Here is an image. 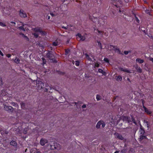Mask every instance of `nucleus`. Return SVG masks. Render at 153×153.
I'll return each mask as SVG.
<instances>
[{"mask_svg":"<svg viewBox=\"0 0 153 153\" xmlns=\"http://www.w3.org/2000/svg\"><path fill=\"white\" fill-rule=\"evenodd\" d=\"M134 16H135V20H136L139 23V20L138 19L137 17L136 16L135 14H134Z\"/></svg>","mask_w":153,"mask_h":153,"instance_id":"nucleus-46","label":"nucleus"},{"mask_svg":"<svg viewBox=\"0 0 153 153\" xmlns=\"http://www.w3.org/2000/svg\"><path fill=\"white\" fill-rule=\"evenodd\" d=\"M96 99L97 101L100 100L101 99L100 96L99 95H97L96 96Z\"/></svg>","mask_w":153,"mask_h":153,"instance_id":"nucleus-28","label":"nucleus"},{"mask_svg":"<svg viewBox=\"0 0 153 153\" xmlns=\"http://www.w3.org/2000/svg\"><path fill=\"white\" fill-rule=\"evenodd\" d=\"M119 69L121 71H123L124 72H126L128 73H131V72L129 70H127V69L125 68H119Z\"/></svg>","mask_w":153,"mask_h":153,"instance_id":"nucleus-11","label":"nucleus"},{"mask_svg":"<svg viewBox=\"0 0 153 153\" xmlns=\"http://www.w3.org/2000/svg\"><path fill=\"white\" fill-rule=\"evenodd\" d=\"M3 82L2 78L0 76V85H3Z\"/></svg>","mask_w":153,"mask_h":153,"instance_id":"nucleus-30","label":"nucleus"},{"mask_svg":"<svg viewBox=\"0 0 153 153\" xmlns=\"http://www.w3.org/2000/svg\"><path fill=\"white\" fill-rule=\"evenodd\" d=\"M145 12L147 14L149 15H152V14L151 13V10H146Z\"/></svg>","mask_w":153,"mask_h":153,"instance_id":"nucleus-27","label":"nucleus"},{"mask_svg":"<svg viewBox=\"0 0 153 153\" xmlns=\"http://www.w3.org/2000/svg\"><path fill=\"white\" fill-rule=\"evenodd\" d=\"M109 47L110 48L111 50H114L115 49L114 48L116 47V46H115L113 45H110Z\"/></svg>","mask_w":153,"mask_h":153,"instance_id":"nucleus-26","label":"nucleus"},{"mask_svg":"<svg viewBox=\"0 0 153 153\" xmlns=\"http://www.w3.org/2000/svg\"><path fill=\"white\" fill-rule=\"evenodd\" d=\"M46 56L47 58H48L49 59L51 60L52 62L55 63H57V61L55 59V56L54 55V53L52 51H48L46 54Z\"/></svg>","mask_w":153,"mask_h":153,"instance_id":"nucleus-1","label":"nucleus"},{"mask_svg":"<svg viewBox=\"0 0 153 153\" xmlns=\"http://www.w3.org/2000/svg\"><path fill=\"white\" fill-rule=\"evenodd\" d=\"M77 39L79 41H80V40H81V38H78V37H77Z\"/></svg>","mask_w":153,"mask_h":153,"instance_id":"nucleus-61","label":"nucleus"},{"mask_svg":"<svg viewBox=\"0 0 153 153\" xmlns=\"http://www.w3.org/2000/svg\"><path fill=\"white\" fill-rule=\"evenodd\" d=\"M21 108L24 109H25L27 108V105L26 103H24L22 102H21L20 103Z\"/></svg>","mask_w":153,"mask_h":153,"instance_id":"nucleus-8","label":"nucleus"},{"mask_svg":"<svg viewBox=\"0 0 153 153\" xmlns=\"http://www.w3.org/2000/svg\"><path fill=\"white\" fill-rule=\"evenodd\" d=\"M0 25L3 27L6 26V25L5 24H4L2 22H0Z\"/></svg>","mask_w":153,"mask_h":153,"instance_id":"nucleus-44","label":"nucleus"},{"mask_svg":"<svg viewBox=\"0 0 153 153\" xmlns=\"http://www.w3.org/2000/svg\"><path fill=\"white\" fill-rule=\"evenodd\" d=\"M0 54L2 56H3V55H4L1 52V51L0 50Z\"/></svg>","mask_w":153,"mask_h":153,"instance_id":"nucleus-58","label":"nucleus"},{"mask_svg":"<svg viewBox=\"0 0 153 153\" xmlns=\"http://www.w3.org/2000/svg\"><path fill=\"white\" fill-rule=\"evenodd\" d=\"M48 142V141L47 140L44 138H42L40 140V143L42 146H44Z\"/></svg>","mask_w":153,"mask_h":153,"instance_id":"nucleus-6","label":"nucleus"},{"mask_svg":"<svg viewBox=\"0 0 153 153\" xmlns=\"http://www.w3.org/2000/svg\"><path fill=\"white\" fill-rule=\"evenodd\" d=\"M10 144L14 146H17V143L15 141L12 140L10 142Z\"/></svg>","mask_w":153,"mask_h":153,"instance_id":"nucleus-15","label":"nucleus"},{"mask_svg":"<svg viewBox=\"0 0 153 153\" xmlns=\"http://www.w3.org/2000/svg\"><path fill=\"white\" fill-rule=\"evenodd\" d=\"M7 56L8 57V58H10V56H11V55L10 54H7Z\"/></svg>","mask_w":153,"mask_h":153,"instance_id":"nucleus-55","label":"nucleus"},{"mask_svg":"<svg viewBox=\"0 0 153 153\" xmlns=\"http://www.w3.org/2000/svg\"><path fill=\"white\" fill-rule=\"evenodd\" d=\"M76 36H77V37L81 38L82 37V35L81 34L79 33H78L76 35Z\"/></svg>","mask_w":153,"mask_h":153,"instance_id":"nucleus-43","label":"nucleus"},{"mask_svg":"<svg viewBox=\"0 0 153 153\" xmlns=\"http://www.w3.org/2000/svg\"><path fill=\"white\" fill-rule=\"evenodd\" d=\"M53 45L55 46H56L58 45V43L57 42H54L53 43Z\"/></svg>","mask_w":153,"mask_h":153,"instance_id":"nucleus-49","label":"nucleus"},{"mask_svg":"<svg viewBox=\"0 0 153 153\" xmlns=\"http://www.w3.org/2000/svg\"><path fill=\"white\" fill-rule=\"evenodd\" d=\"M46 18H47L48 19H50V17L49 16L47 15L46 16Z\"/></svg>","mask_w":153,"mask_h":153,"instance_id":"nucleus-60","label":"nucleus"},{"mask_svg":"<svg viewBox=\"0 0 153 153\" xmlns=\"http://www.w3.org/2000/svg\"><path fill=\"white\" fill-rule=\"evenodd\" d=\"M50 14L52 16H55V15L53 13H51Z\"/></svg>","mask_w":153,"mask_h":153,"instance_id":"nucleus-62","label":"nucleus"},{"mask_svg":"<svg viewBox=\"0 0 153 153\" xmlns=\"http://www.w3.org/2000/svg\"><path fill=\"white\" fill-rule=\"evenodd\" d=\"M36 85H37L38 88L41 89L44 86V83L41 81H38L36 82Z\"/></svg>","mask_w":153,"mask_h":153,"instance_id":"nucleus-4","label":"nucleus"},{"mask_svg":"<svg viewBox=\"0 0 153 153\" xmlns=\"http://www.w3.org/2000/svg\"><path fill=\"white\" fill-rule=\"evenodd\" d=\"M123 121H126L128 123H129L130 122H131L130 117L128 116H123Z\"/></svg>","mask_w":153,"mask_h":153,"instance_id":"nucleus-7","label":"nucleus"},{"mask_svg":"<svg viewBox=\"0 0 153 153\" xmlns=\"http://www.w3.org/2000/svg\"><path fill=\"white\" fill-rule=\"evenodd\" d=\"M70 52V50L68 49L65 50V55L68 54Z\"/></svg>","mask_w":153,"mask_h":153,"instance_id":"nucleus-31","label":"nucleus"},{"mask_svg":"<svg viewBox=\"0 0 153 153\" xmlns=\"http://www.w3.org/2000/svg\"><path fill=\"white\" fill-rule=\"evenodd\" d=\"M34 36L36 37V38H37L38 37V34L36 33H34L33 34Z\"/></svg>","mask_w":153,"mask_h":153,"instance_id":"nucleus-47","label":"nucleus"},{"mask_svg":"<svg viewBox=\"0 0 153 153\" xmlns=\"http://www.w3.org/2000/svg\"><path fill=\"white\" fill-rule=\"evenodd\" d=\"M140 129L141 130V134H144L145 132V130L141 125H140Z\"/></svg>","mask_w":153,"mask_h":153,"instance_id":"nucleus-18","label":"nucleus"},{"mask_svg":"<svg viewBox=\"0 0 153 153\" xmlns=\"http://www.w3.org/2000/svg\"><path fill=\"white\" fill-rule=\"evenodd\" d=\"M18 28L19 29L22 30L24 31H25V29L23 27V26H21L19 27H18Z\"/></svg>","mask_w":153,"mask_h":153,"instance_id":"nucleus-38","label":"nucleus"},{"mask_svg":"<svg viewBox=\"0 0 153 153\" xmlns=\"http://www.w3.org/2000/svg\"><path fill=\"white\" fill-rule=\"evenodd\" d=\"M126 151L127 150L126 149H124L122 150L121 152L122 153H126Z\"/></svg>","mask_w":153,"mask_h":153,"instance_id":"nucleus-42","label":"nucleus"},{"mask_svg":"<svg viewBox=\"0 0 153 153\" xmlns=\"http://www.w3.org/2000/svg\"><path fill=\"white\" fill-rule=\"evenodd\" d=\"M39 33H40L42 35H45L46 33V32H45V31H42L41 30L39 32Z\"/></svg>","mask_w":153,"mask_h":153,"instance_id":"nucleus-35","label":"nucleus"},{"mask_svg":"<svg viewBox=\"0 0 153 153\" xmlns=\"http://www.w3.org/2000/svg\"><path fill=\"white\" fill-rule=\"evenodd\" d=\"M14 62L17 64L19 63L20 60L17 57H16L15 59L14 60Z\"/></svg>","mask_w":153,"mask_h":153,"instance_id":"nucleus-19","label":"nucleus"},{"mask_svg":"<svg viewBox=\"0 0 153 153\" xmlns=\"http://www.w3.org/2000/svg\"><path fill=\"white\" fill-rule=\"evenodd\" d=\"M143 108L144 109L145 112L147 113L148 114H152V112L150 111H149L148 109L146 108L144 105H143Z\"/></svg>","mask_w":153,"mask_h":153,"instance_id":"nucleus-12","label":"nucleus"},{"mask_svg":"<svg viewBox=\"0 0 153 153\" xmlns=\"http://www.w3.org/2000/svg\"><path fill=\"white\" fill-rule=\"evenodd\" d=\"M101 121H102V122H101L102 123H101V125H102V128H104L105 126V124L103 121L101 120Z\"/></svg>","mask_w":153,"mask_h":153,"instance_id":"nucleus-29","label":"nucleus"},{"mask_svg":"<svg viewBox=\"0 0 153 153\" xmlns=\"http://www.w3.org/2000/svg\"><path fill=\"white\" fill-rule=\"evenodd\" d=\"M134 67L135 69L137 70V72L140 73L142 72V70L140 68V67L138 66L137 65H136L135 66H134Z\"/></svg>","mask_w":153,"mask_h":153,"instance_id":"nucleus-10","label":"nucleus"},{"mask_svg":"<svg viewBox=\"0 0 153 153\" xmlns=\"http://www.w3.org/2000/svg\"><path fill=\"white\" fill-rule=\"evenodd\" d=\"M56 72H57L58 74L59 75H64L65 74L64 72H63L61 71H57Z\"/></svg>","mask_w":153,"mask_h":153,"instance_id":"nucleus-25","label":"nucleus"},{"mask_svg":"<svg viewBox=\"0 0 153 153\" xmlns=\"http://www.w3.org/2000/svg\"><path fill=\"white\" fill-rule=\"evenodd\" d=\"M104 60L106 62L108 63L109 62V60L107 58H105Z\"/></svg>","mask_w":153,"mask_h":153,"instance_id":"nucleus-45","label":"nucleus"},{"mask_svg":"<svg viewBox=\"0 0 153 153\" xmlns=\"http://www.w3.org/2000/svg\"><path fill=\"white\" fill-rule=\"evenodd\" d=\"M98 71L100 73H102L104 75H106V72L104 71L103 70L101 69H99Z\"/></svg>","mask_w":153,"mask_h":153,"instance_id":"nucleus-20","label":"nucleus"},{"mask_svg":"<svg viewBox=\"0 0 153 153\" xmlns=\"http://www.w3.org/2000/svg\"><path fill=\"white\" fill-rule=\"evenodd\" d=\"M34 153H42L39 151V149H36V151H35Z\"/></svg>","mask_w":153,"mask_h":153,"instance_id":"nucleus-33","label":"nucleus"},{"mask_svg":"<svg viewBox=\"0 0 153 153\" xmlns=\"http://www.w3.org/2000/svg\"><path fill=\"white\" fill-rule=\"evenodd\" d=\"M19 13L20 16L21 17L25 18L27 17L26 14L24 12V10H20Z\"/></svg>","mask_w":153,"mask_h":153,"instance_id":"nucleus-5","label":"nucleus"},{"mask_svg":"<svg viewBox=\"0 0 153 153\" xmlns=\"http://www.w3.org/2000/svg\"><path fill=\"white\" fill-rule=\"evenodd\" d=\"M95 66L97 67H99L100 64L97 63H96L95 64Z\"/></svg>","mask_w":153,"mask_h":153,"instance_id":"nucleus-48","label":"nucleus"},{"mask_svg":"<svg viewBox=\"0 0 153 153\" xmlns=\"http://www.w3.org/2000/svg\"><path fill=\"white\" fill-rule=\"evenodd\" d=\"M85 77L86 78H89L91 77L90 76H89L88 75H85Z\"/></svg>","mask_w":153,"mask_h":153,"instance_id":"nucleus-57","label":"nucleus"},{"mask_svg":"<svg viewBox=\"0 0 153 153\" xmlns=\"http://www.w3.org/2000/svg\"><path fill=\"white\" fill-rule=\"evenodd\" d=\"M85 56L87 58V59L89 60L90 61H92V59L91 58L89 57V56L87 54L85 53Z\"/></svg>","mask_w":153,"mask_h":153,"instance_id":"nucleus-22","label":"nucleus"},{"mask_svg":"<svg viewBox=\"0 0 153 153\" xmlns=\"http://www.w3.org/2000/svg\"><path fill=\"white\" fill-rule=\"evenodd\" d=\"M48 91V89L46 88H45L44 89V91L45 92H47Z\"/></svg>","mask_w":153,"mask_h":153,"instance_id":"nucleus-64","label":"nucleus"},{"mask_svg":"<svg viewBox=\"0 0 153 153\" xmlns=\"http://www.w3.org/2000/svg\"><path fill=\"white\" fill-rule=\"evenodd\" d=\"M136 61L137 62L141 64L143 63L144 61L143 59H142L140 58H138L136 59Z\"/></svg>","mask_w":153,"mask_h":153,"instance_id":"nucleus-16","label":"nucleus"},{"mask_svg":"<svg viewBox=\"0 0 153 153\" xmlns=\"http://www.w3.org/2000/svg\"><path fill=\"white\" fill-rule=\"evenodd\" d=\"M149 36L150 38L152 39L153 40V36H152L151 34L149 35Z\"/></svg>","mask_w":153,"mask_h":153,"instance_id":"nucleus-51","label":"nucleus"},{"mask_svg":"<svg viewBox=\"0 0 153 153\" xmlns=\"http://www.w3.org/2000/svg\"><path fill=\"white\" fill-rule=\"evenodd\" d=\"M51 149L52 150L56 149L59 150L61 149V146L57 143H54L53 144L50 145Z\"/></svg>","mask_w":153,"mask_h":153,"instance_id":"nucleus-2","label":"nucleus"},{"mask_svg":"<svg viewBox=\"0 0 153 153\" xmlns=\"http://www.w3.org/2000/svg\"><path fill=\"white\" fill-rule=\"evenodd\" d=\"M115 79L118 81H120L122 80V77L121 76L119 75L118 76H116Z\"/></svg>","mask_w":153,"mask_h":153,"instance_id":"nucleus-14","label":"nucleus"},{"mask_svg":"<svg viewBox=\"0 0 153 153\" xmlns=\"http://www.w3.org/2000/svg\"><path fill=\"white\" fill-rule=\"evenodd\" d=\"M4 109L5 110L10 112H12L14 111H15L16 109H14L12 106H7L4 104Z\"/></svg>","mask_w":153,"mask_h":153,"instance_id":"nucleus-3","label":"nucleus"},{"mask_svg":"<svg viewBox=\"0 0 153 153\" xmlns=\"http://www.w3.org/2000/svg\"><path fill=\"white\" fill-rule=\"evenodd\" d=\"M85 39V36H82V37H81V39L82 41H84Z\"/></svg>","mask_w":153,"mask_h":153,"instance_id":"nucleus-41","label":"nucleus"},{"mask_svg":"<svg viewBox=\"0 0 153 153\" xmlns=\"http://www.w3.org/2000/svg\"><path fill=\"white\" fill-rule=\"evenodd\" d=\"M42 60L43 63V64H45L46 62V59L43 57L42 58Z\"/></svg>","mask_w":153,"mask_h":153,"instance_id":"nucleus-32","label":"nucleus"},{"mask_svg":"<svg viewBox=\"0 0 153 153\" xmlns=\"http://www.w3.org/2000/svg\"><path fill=\"white\" fill-rule=\"evenodd\" d=\"M114 134L116 135L117 138L121 140H123L124 138L121 134L117 133H115Z\"/></svg>","mask_w":153,"mask_h":153,"instance_id":"nucleus-9","label":"nucleus"},{"mask_svg":"<svg viewBox=\"0 0 153 153\" xmlns=\"http://www.w3.org/2000/svg\"><path fill=\"white\" fill-rule=\"evenodd\" d=\"M86 105L85 104L83 105H82V107L83 108H86Z\"/></svg>","mask_w":153,"mask_h":153,"instance_id":"nucleus-56","label":"nucleus"},{"mask_svg":"<svg viewBox=\"0 0 153 153\" xmlns=\"http://www.w3.org/2000/svg\"><path fill=\"white\" fill-rule=\"evenodd\" d=\"M117 97V96H116V97H114V98H113V101H114L116 99V98Z\"/></svg>","mask_w":153,"mask_h":153,"instance_id":"nucleus-63","label":"nucleus"},{"mask_svg":"<svg viewBox=\"0 0 153 153\" xmlns=\"http://www.w3.org/2000/svg\"><path fill=\"white\" fill-rule=\"evenodd\" d=\"M27 128H25L24 129L23 132L24 134H25L27 133Z\"/></svg>","mask_w":153,"mask_h":153,"instance_id":"nucleus-37","label":"nucleus"},{"mask_svg":"<svg viewBox=\"0 0 153 153\" xmlns=\"http://www.w3.org/2000/svg\"><path fill=\"white\" fill-rule=\"evenodd\" d=\"M97 42L98 43V45L100 47V48L101 49H102V44H101V43L100 42Z\"/></svg>","mask_w":153,"mask_h":153,"instance_id":"nucleus-39","label":"nucleus"},{"mask_svg":"<svg viewBox=\"0 0 153 153\" xmlns=\"http://www.w3.org/2000/svg\"><path fill=\"white\" fill-rule=\"evenodd\" d=\"M78 104H80L82 103V102L81 101H79L78 102Z\"/></svg>","mask_w":153,"mask_h":153,"instance_id":"nucleus-54","label":"nucleus"},{"mask_svg":"<svg viewBox=\"0 0 153 153\" xmlns=\"http://www.w3.org/2000/svg\"><path fill=\"white\" fill-rule=\"evenodd\" d=\"M76 106L77 108H80V105L79 104H77L76 105Z\"/></svg>","mask_w":153,"mask_h":153,"instance_id":"nucleus-50","label":"nucleus"},{"mask_svg":"<svg viewBox=\"0 0 153 153\" xmlns=\"http://www.w3.org/2000/svg\"><path fill=\"white\" fill-rule=\"evenodd\" d=\"M75 62V65L76 66H79V65L80 62L79 61H78V60L76 61Z\"/></svg>","mask_w":153,"mask_h":153,"instance_id":"nucleus-34","label":"nucleus"},{"mask_svg":"<svg viewBox=\"0 0 153 153\" xmlns=\"http://www.w3.org/2000/svg\"><path fill=\"white\" fill-rule=\"evenodd\" d=\"M141 29L143 31L144 33L146 31H145V30H144V28H143V27H141Z\"/></svg>","mask_w":153,"mask_h":153,"instance_id":"nucleus-53","label":"nucleus"},{"mask_svg":"<svg viewBox=\"0 0 153 153\" xmlns=\"http://www.w3.org/2000/svg\"><path fill=\"white\" fill-rule=\"evenodd\" d=\"M149 60L152 61V62H153V58H152V57H150V58H149Z\"/></svg>","mask_w":153,"mask_h":153,"instance_id":"nucleus-59","label":"nucleus"},{"mask_svg":"<svg viewBox=\"0 0 153 153\" xmlns=\"http://www.w3.org/2000/svg\"><path fill=\"white\" fill-rule=\"evenodd\" d=\"M124 53L126 55H127L128 53V51H124Z\"/></svg>","mask_w":153,"mask_h":153,"instance_id":"nucleus-52","label":"nucleus"},{"mask_svg":"<svg viewBox=\"0 0 153 153\" xmlns=\"http://www.w3.org/2000/svg\"><path fill=\"white\" fill-rule=\"evenodd\" d=\"M101 120L99 121L97 123V124L96 125V128L97 129H99L100 128V125H101Z\"/></svg>","mask_w":153,"mask_h":153,"instance_id":"nucleus-13","label":"nucleus"},{"mask_svg":"<svg viewBox=\"0 0 153 153\" xmlns=\"http://www.w3.org/2000/svg\"><path fill=\"white\" fill-rule=\"evenodd\" d=\"M11 104L12 105H13V106H16V105L17 106H18V105L17 103L14 102H12L11 103Z\"/></svg>","mask_w":153,"mask_h":153,"instance_id":"nucleus-40","label":"nucleus"},{"mask_svg":"<svg viewBox=\"0 0 153 153\" xmlns=\"http://www.w3.org/2000/svg\"><path fill=\"white\" fill-rule=\"evenodd\" d=\"M114 51H117L119 53L121 54V51H120L119 48H116L115 49H114Z\"/></svg>","mask_w":153,"mask_h":153,"instance_id":"nucleus-36","label":"nucleus"},{"mask_svg":"<svg viewBox=\"0 0 153 153\" xmlns=\"http://www.w3.org/2000/svg\"><path fill=\"white\" fill-rule=\"evenodd\" d=\"M140 139L142 140H143L144 139H146V136H144L143 135H141L140 136Z\"/></svg>","mask_w":153,"mask_h":153,"instance_id":"nucleus-24","label":"nucleus"},{"mask_svg":"<svg viewBox=\"0 0 153 153\" xmlns=\"http://www.w3.org/2000/svg\"><path fill=\"white\" fill-rule=\"evenodd\" d=\"M34 31L36 32H39L41 29L40 28H35L34 29Z\"/></svg>","mask_w":153,"mask_h":153,"instance_id":"nucleus-21","label":"nucleus"},{"mask_svg":"<svg viewBox=\"0 0 153 153\" xmlns=\"http://www.w3.org/2000/svg\"><path fill=\"white\" fill-rule=\"evenodd\" d=\"M19 34L20 35H22V37L24 38H25L26 39V40H27V41H29V39L26 36H25V35L24 34L22 33H20Z\"/></svg>","mask_w":153,"mask_h":153,"instance_id":"nucleus-17","label":"nucleus"},{"mask_svg":"<svg viewBox=\"0 0 153 153\" xmlns=\"http://www.w3.org/2000/svg\"><path fill=\"white\" fill-rule=\"evenodd\" d=\"M131 120L132 122L134 123L136 125L137 124V123L136 122L134 118V117H133L132 115L131 116Z\"/></svg>","mask_w":153,"mask_h":153,"instance_id":"nucleus-23","label":"nucleus"}]
</instances>
